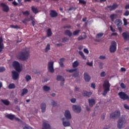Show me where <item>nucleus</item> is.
<instances>
[{"label":"nucleus","instance_id":"f257e3e1","mask_svg":"<svg viewBox=\"0 0 129 129\" xmlns=\"http://www.w3.org/2000/svg\"><path fill=\"white\" fill-rule=\"evenodd\" d=\"M30 56V50L29 48L25 47L23 51H20L17 55L18 59L21 60V61H25L29 58Z\"/></svg>","mask_w":129,"mask_h":129},{"label":"nucleus","instance_id":"f03ea898","mask_svg":"<svg viewBox=\"0 0 129 129\" xmlns=\"http://www.w3.org/2000/svg\"><path fill=\"white\" fill-rule=\"evenodd\" d=\"M103 87L104 89V95H106L107 92L110 90V84L109 83V82L107 80L104 81Z\"/></svg>","mask_w":129,"mask_h":129},{"label":"nucleus","instance_id":"7ed1b4c3","mask_svg":"<svg viewBox=\"0 0 129 129\" xmlns=\"http://www.w3.org/2000/svg\"><path fill=\"white\" fill-rule=\"evenodd\" d=\"M124 124H125V118L123 117H121L119 118L117 121V128H122L124 126Z\"/></svg>","mask_w":129,"mask_h":129},{"label":"nucleus","instance_id":"20e7f679","mask_svg":"<svg viewBox=\"0 0 129 129\" xmlns=\"http://www.w3.org/2000/svg\"><path fill=\"white\" fill-rule=\"evenodd\" d=\"M116 42L114 41L111 42V45L109 48V51L110 53H114L116 51Z\"/></svg>","mask_w":129,"mask_h":129},{"label":"nucleus","instance_id":"39448f33","mask_svg":"<svg viewBox=\"0 0 129 129\" xmlns=\"http://www.w3.org/2000/svg\"><path fill=\"white\" fill-rule=\"evenodd\" d=\"M13 66L14 68L17 71V72H21L22 70L21 69V66L19 61H14L13 62Z\"/></svg>","mask_w":129,"mask_h":129},{"label":"nucleus","instance_id":"423d86ee","mask_svg":"<svg viewBox=\"0 0 129 129\" xmlns=\"http://www.w3.org/2000/svg\"><path fill=\"white\" fill-rule=\"evenodd\" d=\"M120 116V111L119 110H115L114 112L110 115V118L114 119Z\"/></svg>","mask_w":129,"mask_h":129},{"label":"nucleus","instance_id":"0eeeda50","mask_svg":"<svg viewBox=\"0 0 129 129\" xmlns=\"http://www.w3.org/2000/svg\"><path fill=\"white\" fill-rule=\"evenodd\" d=\"M118 94L121 99H122L123 100H125L126 99H127L129 101V96H128V95L125 94V93L121 91L119 92Z\"/></svg>","mask_w":129,"mask_h":129},{"label":"nucleus","instance_id":"6e6552de","mask_svg":"<svg viewBox=\"0 0 129 129\" xmlns=\"http://www.w3.org/2000/svg\"><path fill=\"white\" fill-rule=\"evenodd\" d=\"M48 70L50 73H54L55 70H54V62L49 61L48 64Z\"/></svg>","mask_w":129,"mask_h":129},{"label":"nucleus","instance_id":"1a4fd4ad","mask_svg":"<svg viewBox=\"0 0 129 129\" xmlns=\"http://www.w3.org/2000/svg\"><path fill=\"white\" fill-rule=\"evenodd\" d=\"M0 7L2 8V11H3V12H5V13H8V12L10 11V8H9V6L4 3H1L0 4Z\"/></svg>","mask_w":129,"mask_h":129},{"label":"nucleus","instance_id":"9d476101","mask_svg":"<svg viewBox=\"0 0 129 129\" xmlns=\"http://www.w3.org/2000/svg\"><path fill=\"white\" fill-rule=\"evenodd\" d=\"M12 73L13 80H17V79H19V76L20 75L18 72H16V71H13Z\"/></svg>","mask_w":129,"mask_h":129},{"label":"nucleus","instance_id":"9b49d317","mask_svg":"<svg viewBox=\"0 0 129 129\" xmlns=\"http://www.w3.org/2000/svg\"><path fill=\"white\" fill-rule=\"evenodd\" d=\"M88 102L90 107H93V105L96 103V101H95V99L93 98L89 99H88Z\"/></svg>","mask_w":129,"mask_h":129},{"label":"nucleus","instance_id":"f8f14e48","mask_svg":"<svg viewBox=\"0 0 129 129\" xmlns=\"http://www.w3.org/2000/svg\"><path fill=\"white\" fill-rule=\"evenodd\" d=\"M118 7V5L116 4V3H114L112 6H108L107 8L109 9L110 12H111L112 11H113L114 10H115V9L117 8Z\"/></svg>","mask_w":129,"mask_h":129},{"label":"nucleus","instance_id":"ddd939ff","mask_svg":"<svg viewBox=\"0 0 129 129\" xmlns=\"http://www.w3.org/2000/svg\"><path fill=\"white\" fill-rule=\"evenodd\" d=\"M73 109L74 111L76 112V113H79L81 111V108H80V106L73 105Z\"/></svg>","mask_w":129,"mask_h":129},{"label":"nucleus","instance_id":"4468645a","mask_svg":"<svg viewBox=\"0 0 129 129\" xmlns=\"http://www.w3.org/2000/svg\"><path fill=\"white\" fill-rule=\"evenodd\" d=\"M64 115L65 117L67 118V119H71L72 116H71V113H70V111L69 110H66Z\"/></svg>","mask_w":129,"mask_h":129},{"label":"nucleus","instance_id":"2eb2a0df","mask_svg":"<svg viewBox=\"0 0 129 129\" xmlns=\"http://www.w3.org/2000/svg\"><path fill=\"white\" fill-rule=\"evenodd\" d=\"M84 80H85V81H86V82H89V81H90V80L91 79V78H90V76L87 73H84Z\"/></svg>","mask_w":129,"mask_h":129},{"label":"nucleus","instance_id":"dca6fc26","mask_svg":"<svg viewBox=\"0 0 129 129\" xmlns=\"http://www.w3.org/2000/svg\"><path fill=\"white\" fill-rule=\"evenodd\" d=\"M122 36L124 40V41L129 40V33L128 32H123L122 34Z\"/></svg>","mask_w":129,"mask_h":129},{"label":"nucleus","instance_id":"f3484780","mask_svg":"<svg viewBox=\"0 0 129 129\" xmlns=\"http://www.w3.org/2000/svg\"><path fill=\"white\" fill-rule=\"evenodd\" d=\"M50 128V124L47 121H44L42 125V129H49Z\"/></svg>","mask_w":129,"mask_h":129},{"label":"nucleus","instance_id":"a211bd4d","mask_svg":"<svg viewBox=\"0 0 129 129\" xmlns=\"http://www.w3.org/2000/svg\"><path fill=\"white\" fill-rule=\"evenodd\" d=\"M5 49V46L4 45V40L3 39V37H0V53L2 52L3 50Z\"/></svg>","mask_w":129,"mask_h":129},{"label":"nucleus","instance_id":"6ab92c4d","mask_svg":"<svg viewBox=\"0 0 129 129\" xmlns=\"http://www.w3.org/2000/svg\"><path fill=\"white\" fill-rule=\"evenodd\" d=\"M62 120L63 126H70V122L69 121V120L65 121L64 117L62 118Z\"/></svg>","mask_w":129,"mask_h":129},{"label":"nucleus","instance_id":"aec40b11","mask_svg":"<svg viewBox=\"0 0 129 129\" xmlns=\"http://www.w3.org/2000/svg\"><path fill=\"white\" fill-rule=\"evenodd\" d=\"M50 16L51 18H56L58 16V13L55 10H50Z\"/></svg>","mask_w":129,"mask_h":129},{"label":"nucleus","instance_id":"412c9836","mask_svg":"<svg viewBox=\"0 0 129 129\" xmlns=\"http://www.w3.org/2000/svg\"><path fill=\"white\" fill-rule=\"evenodd\" d=\"M31 11L33 14H35V15L36 14H38V13H39V10H38V8L35 6L31 7Z\"/></svg>","mask_w":129,"mask_h":129},{"label":"nucleus","instance_id":"4be33fe9","mask_svg":"<svg viewBox=\"0 0 129 129\" xmlns=\"http://www.w3.org/2000/svg\"><path fill=\"white\" fill-rule=\"evenodd\" d=\"M114 24L117 26V27H119L122 25V23H121V21L119 20V19H116L114 22Z\"/></svg>","mask_w":129,"mask_h":129},{"label":"nucleus","instance_id":"5701e85b","mask_svg":"<svg viewBox=\"0 0 129 129\" xmlns=\"http://www.w3.org/2000/svg\"><path fill=\"white\" fill-rule=\"evenodd\" d=\"M40 107L42 110V112H45V111H46V104L45 103H42Z\"/></svg>","mask_w":129,"mask_h":129},{"label":"nucleus","instance_id":"b1692460","mask_svg":"<svg viewBox=\"0 0 129 129\" xmlns=\"http://www.w3.org/2000/svg\"><path fill=\"white\" fill-rule=\"evenodd\" d=\"M1 102H3V103H4V104H5V105H10V101H9V100L8 99H6V100H3V99H1Z\"/></svg>","mask_w":129,"mask_h":129},{"label":"nucleus","instance_id":"393cba45","mask_svg":"<svg viewBox=\"0 0 129 129\" xmlns=\"http://www.w3.org/2000/svg\"><path fill=\"white\" fill-rule=\"evenodd\" d=\"M6 117L9 118V119H11V120H13V119L15 118V115H13L12 114H8L6 115Z\"/></svg>","mask_w":129,"mask_h":129},{"label":"nucleus","instance_id":"a878e982","mask_svg":"<svg viewBox=\"0 0 129 129\" xmlns=\"http://www.w3.org/2000/svg\"><path fill=\"white\" fill-rule=\"evenodd\" d=\"M92 94V92H87V91H85L84 92V93H83L84 96H87V97H90Z\"/></svg>","mask_w":129,"mask_h":129},{"label":"nucleus","instance_id":"bb28decb","mask_svg":"<svg viewBox=\"0 0 129 129\" xmlns=\"http://www.w3.org/2000/svg\"><path fill=\"white\" fill-rule=\"evenodd\" d=\"M56 80L58 81H65V79L62 77L61 75H57L56 77Z\"/></svg>","mask_w":129,"mask_h":129},{"label":"nucleus","instance_id":"cd10ccee","mask_svg":"<svg viewBox=\"0 0 129 129\" xmlns=\"http://www.w3.org/2000/svg\"><path fill=\"white\" fill-rule=\"evenodd\" d=\"M64 34H66V36H68L69 37H72V32H71L70 30H67L64 31Z\"/></svg>","mask_w":129,"mask_h":129},{"label":"nucleus","instance_id":"c85d7f7f","mask_svg":"<svg viewBox=\"0 0 129 129\" xmlns=\"http://www.w3.org/2000/svg\"><path fill=\"white\" fill-rule=\"evenodd\" d=\"M27 93H28V89L26 88H24L22 90V93L21 94V96H24V95H25V94H27Z\"/></svg>","mask_w":129,"mask_h":129},{"label":"nucleus","instance_id":"c756f323","mask_svg":"<svg viewBox=\"0 0 129 129\" xmlns=\"http://www.w3.org/2000/svg\"><path fill=\"white\" fill-rule=\"evenodd\" d=\"M8 88L9 89H15V88H16V86L15 85V84L11 83L9 85Z\"/></svg>","mask_w":129,"mask_h":129},{"label":"nucleus","instance_id":"7c9ffc66","mask_svg":"<svg viewBox=\"0 0 129 129\" xmlns=\"http://www.w3.org/2000/svg\"><path fill=\"white\" fill-rule=\"evenodd\" d=\"M52 31L51 30L50 28H49L48 29H47V37H51V36H52Z\"/></svg>","mask_w":129,"mask_h":129},{"label":"nucleus","instance_id":"2f4dec72","mask_svg":"<svg viewBox=\"0 0 129 129\" xmlns=\"http://www.w3.org/2000/svg\"><path fill=\"white\" fill-rule=\"evenodd\" d=\"M50 50H51V48L50 47V44H47L44 51L45 53H48V51H50Z\"/></svg>","mask_w":129,"mask_h":129},{"label":"nucleus","instance_id":"473e14b6","mask_svg":"<svg viewBox=\"0 0 129 129\" xmlns=\"http://www.w3.org/2000/svg\"><path fill=\"white\" fill-rule=\"evenodd\" d=\"M79 65V62L76 60L73 63V68H76Z\"/></svg>","mask_w":129,"mask_h":129},{"label":"nucleus","instance_id":"72a5a7b5","mask_svg":"<svg viewBox=\"0 0 129 129\" xmlns=\"http://www.w3.org/2000/svg\"><path fill=\"white\" fill-rule=\"evenodd\" d=\"M25 79L27 82H29L32 79V77H31V76L27 75L25 77Z\"/></svg>","mask_w":129,"mask_h":129},{"label":"nucleus","instance_id":"f704fd0d","mask_svg":"<svg viewBox=\"0 0 129 129\" xmlns=\"http://www.w3.org/2000/svg\"><path fill=\"white\" fill-rule=\"evenodd\" d=\"M77 71V69H71V70H66L67 72H69L70 73H73Z\"/></svg>","mask_w":129,"mask_h":129},{"label":"nucleus","instance_id":"c9c22d12","mask_svg":"<svg viewBox=\"0 0 129 129\" xmlns=\"http://www.w3.org/2000/svg\"><path fill=\"white\" fill-rule=\"evenodd\" d=\"M10 28H12V29H20L21 27H20L19 25H11Z\"/></svg>","mask_w":129,"mask_h":129},{"label":"nucleus","instance_id":"e433bc0d","mask_svg":"<svg viewBox=\"0 0 129 129\" xmlns=\"http://www.w3.org/2000/svg\"><path fill=\"white\" fill-rule=\"evenodd\" d=\"M43 89L44 91H49V90H50V87L47 86H44L43 87Z\"/></svg>","mask_w":129,"mask_h":129},{"label":"nucleus","instance_id":"4c0bfd02","mask_svg":"<svg viewBox=\"0 0 129 129\" xmlns=\"http://www.w3.org/2000/svg\"><path fill=\"white\" fill-rule=\"evenodd\" d=\"M81 35V40H83V39H86L87 36L86 33H85V32H82Z\"/></svg>","mask_w":129,"mask_h":129},{"label":"nucleus","instance_id":"58836bf2","mask_svg":"<svg viewBox=\"0 0 129 129\" xmlns=\"http://www.w3.org/2000/svg\"><path fill=\"white\" fill-rule=\"evenodd\" d=\"M22 14L24 16H29L30 12H29V11H26L25 12H22Z\"/></svg>","mask_w":129,"mask_h":129},{"label":"nucleus","instance_id":"ea45409f","mask_svg":"<svg viewBox=\"0 0 129 129\" xmlns=\"http://www.w3.org/2000/svg\"><path fill=\"white\" fill-rule=\"evenodd\" d=\"M79 32H80V30H76L73 32V34L74 36H77V35H78L79 34Z\"/></svg>","mask_w":129,"mask_h":129},{"label":"nucleus","instance_id":"a19ab883","mask_svg":"<svg viewBox=\"0 0 129 129\" xmlns=\"http://www.w3.org/2000/svg\"><path fill=\"white\" fill-rule=\"evenodd\" d=\"M102 36H103V33H98L96 35V38H101V37H102Z\"/></svg>","mask_w":129,"mask_h":129},{"label":"nucleus","instance_id":"79ce46f5","mask_svg":"<svg viewBox=\"0 0 129 129\" xmlns=\"http://www.w3.org/2000/svg\"><path fill=\"white\" fill-rule=\"evenodd\" d=\"M81 57L84 60H86V59L87 58V57H86V56H85V55H84V53H83V52L82 51L81 52Z\"/></svg>","mask_w":129,"mask_h":129},{"label":"nucleus","instance_id":"37998d69","mask_svg":"<svg viewBox=\"0 0 129 129\" xmlns=\"http://www.w3.org/2000/svg\"><path fill=\"white\" fill-rule=\"evenodd\" d=\"M83 52L87 55H88V54H89V50H88V49L87 48H84L83 50Z\"/></svg>","mask_w":129,"mask_h":129},{"label":"nucleus","instance_id":"c03bdc74","mask_svg":"<svg viewBox=\"0 0 129 129\" xmlns=\"http://www.w3.org/2000/svg\"><path fill=\"white\" fill-rule=\"evenodd\" d=\"M79 75V73L77 72H76L73 74V77H78Z\"/></svg>","mask_w":129,"mask_h":129},{"label":"nucleus","instance_id":"a18cd8bd","mask_svg":"<svg viewBox=\"0 0 129 129\" xmlns=\"http://www.w3.org/2000/svg\"><path fill=\"white\" fill-rule=\"evenodd\" d=\"M4 71H6V68L4 67H0V73L4 72Z\"/></svg>","mask_w":129,"mask_h":129},{"label":"nucleus","instance_id":"49530a36","mask_svg":"<svg viewBox=\"0 0 129 129\" xmlns=\"http://www.w3.org/2000/svg\"><path fill=\"white\" fill-rule=\"evenodd\" d=\"M114 14H112L110 16V19H111L112 22H113L114 21Z\"/></svg>","mask_w":129,"mask_h":129},{"label":"nucleus","instance_id":"de8ad7c7","mask_svg":"<svg viewBox=\"0 0 129 129\" xmlns=\"http://www.w3.org/2000/svg\"><path fill=\"white\" fill-rule=\"evenodd\" d=\"M106 75L105 72H102L100 74L101 77H104Z\"/></svg>","mask_w":129,"mask_h":129},{"label":"nucleus","instance_id":"09e8293b","mask_svg":"<svg viewBox=\"0 0 129 129\" xmlns=\"http://www.w3.org/2000/svg\"><path fill=\"white\" fill-rule=\"evenodd\" d=\"M91 87L93 88V89H95V88L96 87V85H95V83H93L91 84Z\"/></svg>","mask_w":129,"mask_h":129},{"label":"nucleus","instance_id":"8fccbe9b","mask_svg":"<svg viewBox=\"0 0 129 129\" xmlns=\"http://www.w3.org/2000/svg\"><path fill=\"white\" fill-rule=\"evenodd\" d=\"M123 21L124 23V26H126V25H127V20L126 19L123 18Z\"/></svg>","mask_w":129,"mask_h":129},{"label":"nucleus","instance_id":"3c124183","mask_svg":"<svg viewBox=\"0 0 129 129\" xmlns=\"http://www.w3.org/2000/svg\"><path fill=\"white\" fill-rule=\"evenodd\" d=\"M12 5H13L14 7H17V6H19V4L17 3L16 1L13 2Z\"/></svg>","mask_w":129,"mask_h":129},{"label":"nucleus","instance_id":"603ef678","mask_svg":"<svg viewBox=\"0 0 129 129\" xmlns=\"http://www.w3.org/2000/svg\"><path fill=\"white\" fill-rule=\"evenodd\" d=\"M128 15H129V11H128V10H127L123 14V16H125L127 17V16H128Z\"/></svg>","mask_w":129,"mask_h":129},{"label":"nucleus","instance_id":"864d4df0","mask_svg":"<svg viewBox=\"0 0 129 129\" xmlns=\"http://www.w3.org/2000/svg\"><path fill=\"white\" fill-rule=\"evenodd\" d=\"M87 65H88L89 66H90L91 67L93 66V63L92 62H87Z\"/></svg>","mask_w":129,"mask_h":129},{"label":"nucleus","instance_id":"5fc2aeb1","mask_svg":"<svg viewBox=\"0 0 129 129\" xmlns=\"http://www.w3.org/2000/svg\"><path fill=\"white\" fill-rule=\"evenodd\" d=\"M105 58H106L105 56H104V55H100L99 56V59H100L101 60H104Z\"/></svg>","mask_w":129,"mask_h":129},{"label":"nucleus","instance_id":"6e6d98bb","mask_svg":"<svg viewBox=\"0 0 129 129\" xmlns=\"http://www.w3.org/2000/svg\"><path fill=\"white\" fill-rule=\"evenodd\" d=\"M63 29H70L71 28V26L70 25H66L63 27Z\"/></svg>","mask_w":129,"mask_h":129},{"label":"nucleus","instance_id":"4d7b16f0","mask_svg":"<svg viewBox=\"0 0 129 129\" xmlns=\"http://www.w3.org/2000/svg\"><path fill=\"white\" fill-rule=\"evenodd\" d=\"M51 104L52 106H56V105H57V103L54 101H52V102H51Z\"/></svg>","mask_w":129,"mask_h":129},{"label":"nucleus","instance_id":"13d9d810","mask_svg":"<svg viewBox=\"0 0 129 129\" xmlns=\"http://www.w3.org/2000/svg\"><path fill=\"white\" fill-rule=\"evenodd\" d=\"M71 101L73 103H75V102H76V98H72V99H71Z\"/></svg>","mask_w":129,"mask_h":129},{"label":"nucleus","instance_id":"bf43d9fd","mask_svg":"<svg viewBox=\"0 0 129 129\" xmlns=\"http://www.w3.org/2000/svg\"><path fill=\"white\" fill-rule=\"evenodd\" d=\"M65 61V58H61L59 59V62L60 63H63Z\"/></svg>","mask_w":129,"mask_h":129},{"label":"nucleus","instance_id":"052dcab7","mask_svg":"<svg viewBox=\"0 0 129 129\" xmlns=\"http://www.w3.org/2000/svg\"><path fill=\"white\" fill-rule=\"evenodd\" d=\"M120 87H121V88H123V89L125 88V85L123 84V83H121Z\"/></svg>","mask_w":129,"mask_h":129},{"label":"nucleus","instance_id":"680f3d73","mask_svg":"<svg viewBox=\"0 0 129 129\" xmlns=\"http://www.w3.org/2000/svg\"><path fill=\"white\" fill-rule=\"evenodd\" d=\"M27 21H28V20H27V18H25L24 20H22V23L25 24V25H27Z\"/></svg>","mask_w":129,"mask_h":129},{"label":"nucleus","instance_id":"e2e57ef3","mask_svg":"<svg viewBox=\"0 0 129 129\" xmlns=\"http://www.w3.org/2000/svg\"><path fill=\"white\" fill-rule=\"evenodd\" d=\"M124 107L125 109H129V106L127 104H124Z\"/></svg>","mask_w":129,"mask_h":129},{"label":"nucleus","instance_id":"0e129e2a","mask_svg":"<svg viewBox=\"0 0 129 129\" xmlns=\"http://www.w3.org/2000/svg\"><path fill=\"white\" fill-rule=\"evenodd\" d=\"M67 41H68V38H67V37H64L62 39L63 42H67Z\"/></svg>","mask_w":129,"mask_h":129},{"label":"nucleus","instance_id":"69168bd1","mask_svg":"<svg viewBox=\"0 0 129 129\" xmlns=\"http://www.w3.org/2000/svg\"><path fill=\"white\" fill-rule=\"evenodd\" d=\"M110 29L111 32H115V29H113V28H112V26H110Z\"/></svg>","mask_w":129,"mask_h":129},{"label":"nucleus","instance_id":"338daca9","mask_svg":"<svg viewBox=\"0 0 129 129\" xmlns=\"http://www.w3.org/2000/svg\"><path fill=\"white\" fill-rule=\"evenodd\" d=\"M23 129H32L30 126H25Z\"/></svg>","mask_w":129,"mask_h":129},{"label":"nucleus","instance_id":"774afa93","mask_svg":"<svg viewBox=\"0 0 129 129\" xmlns=\"http://www.w3.org/2000/svg\"><path fill=\"white\" fill-rule=\"evenodd\" d=\"M125 10H127V9H129V4H127V5L125 6Z\"/></svg>","mask_w":129,"mask_h":129}]
</instances>
